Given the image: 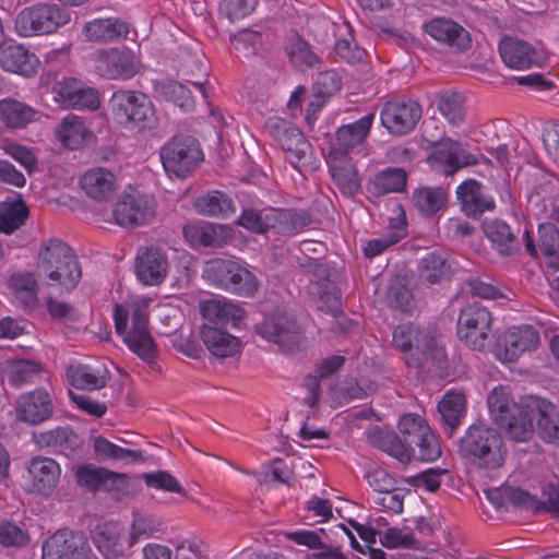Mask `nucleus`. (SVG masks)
Listing matches in <instances>:
<instances>
[{
	"label": "nucleus",
	"instance_id": "obj_1",
	"mask_svg": "<svg viewBox=\"0 0 559 559\" xmlns=\"http://www.w3.org/2000/svg\"><path fill=\"white\" fill-rule=\"evenodd\" d=\"M37 273L51 286L66 290L76 287L81 276V265L73 250L61 239L50 238L40 242L36 262Z\"/></svg>",
	"mask_w": 559,
	"mask_h": 559
},
{
	"label": "nucleus",
	"instance_id": "obj_2",
	"mask_svg": "<svg viewBox=\"0 0 559 559\" xmlns=\"http://www.w3.org/2000/svg\"><path fill=\"white\" fill-rule=\"evenodd\" d=\"M146 305L133 302L129 307L116 305L114 322L116 333L120 335L135 355L143 361L152 364L156 357V346L147 326Z\"/></svg>",
	"mask_w": 559,
	"mask_h": 559
},
{
	"label": "nucleus",
	"instance_id": "obj_3",
	"mask_svg": "<svg viewBox=\"0 0 559 559\" xmlns=\"http://www.w3.org/2000/svg\"><path fill=\"white\" fill-rule=\"evenodd\" d=\"M460 453L472 465L486 471L500 468L507 457L501 435L485 425L471 426L460 440Z\"/></svg>",
	"mask_w": 559,
	"mask_h": 559
},
{
	"label": "nucleus",
	"instance_id": "obj_4",
	"mask_svg": "<svg viewBox=\"0 0 559 559\" xmlns=\"http://www.w3.org/2000/svg\"><path fill=\"white\" fill-rule=\"evenodd\" d=\"M392 342L405 354L406 364L411 367L419 368L428 361L441 364L445 358L441 341L431 331L412 323L397 325Z\"/></svg>",
	"mask_w": 559,
	"mask_h": 559
},
{
	"label": "nucleus",
	"instance_id": "obj_5",
	"mask_svg": "<svg viewBox=\"0 0 559 559\" xmlns=\"http://www.w3.org/2000/svg\"><path fill=\"white\" fill-rule=\"evenodd\" d=\"M109 110L114 120L123 129L141 133L153 130L157 117L152 100L142 92L118 90L109 99Z\"/></svg>",
	"mask_w": 559,
	"mask_h": 559
},
{
	"label": "nucleus",
	"instance_id": "obj_6",
	"mask_svg": "<svg viewBox=\"0 0 559 559\" xmlns=\"http://www.w3.org/2000/svg\"><path fill=\"white\" fill-rule=\"evenodd\" d=\"M202 278L218 289L245 298L253 297L259 288L257 276L234 259L207 260L202 267Z\"/></svg>",
	"mask_w": 559,
	"mask_h": 559
},
{
	"label": "nucleus",
	"instance_id": "obj_7",
	"mask_svg": "<svg viewBox=\"0 0 559 559\" xmlns=\"http://www.w3.org/2000/svg\"><path fill=\"white\" fill-rule=\"evenodd\" d=\"M71 13L55 3H37L24 8L14 22V29L21 37L52 34L68 24Z\"/></svg>",
	"mask_w": 559,
	"mask_h": 559
},
{
	"label": "nucleus",
	"instance_id": "obj_8",
	"mask_svg": "<svg viewBox=\"0 0 559 559\" xmlns=\"http://www.w3.org/2000/svg\"><path fill=\"white\" fill-rule=\"evenodd\" d=\"M265 130L286 153L294 168L301 171L304 167L312 166V146L296 126L283 118L271 117L265 122Z\"/></svg>",
	"mask_w": 559,
	"mask_h": 559
},
{
	"label": "nucleus",
	"instance_id": "obj_9",
	"mask_svg": "<svg viewBox=\"0 0 559 559\" xmlns=\"http://www.w3.org/2000/svg\"><path fill=\"white\" fill-rule=\"evenodd\" d=\"M163 167L168 176L186 178L203 160L199 142L190 135H176L159 151Z\"/></svg>",
	"mask_w": 559,
	"mask_h": 559
},
{
	"label": "nucleus",
	"instance_id": "obj_10",
	"mask_svg": "<svg viewBox=\"0 0 559 559\" xmlns=\"http://www.w3.org/2000/svg\"><path fill=\"white\" fill-rule=\"evenodd\" d=\"M94 69L106 80L128 81L141 71L142 62L128 47L103 48L94 55Z\"/></svg>",
	"mask_w": 559,
	"mask_h": 559
},
{
	"label": "nucleus",
	"instance_id": "obj_11",
	"mask_svg": "<svg viewBox=\"0 0 559 559\" xmlns=\"http://www.w3.org/2000/svg\"><path fill=\"white\" fill-rule=\"evenodd\" d=\"M490 311L479 305L472 304L463 308L457 321V335L475 350H483L491 328Z\"/></svg>",
	"mask_w": 559,
	"mask_h": 559
},
{
	"label": "nucleus",
	"instance_id": "obj_12",
	"mask_svg": "<svg viewBox=\"0 0 559 559\" xmlns=\"http://www.w3.org/2000/svg\"><path fill=\"white\" fill-rule=\"evenodd\" d=\"M423 110L420 105L411 98L386 102L381 109L382 126L391 134L403 135L411 132L420 120Z\"/></svg>",
	"mask_w": 559,
	"mask_h": 559
},
{
	"label": "nucleus",
	"instance_id": "obj_13",
	"mask_svg": "<svg viewBox=\"0 0 559 559\" xmlns=\"http://www.w3.org/2000/svg\"><path fill=\"white\" fill-rule=\"evenodd\" d=\"M52 92L55 102L62 108L96 110L100 105L98 91L74 78L57 82Z\"/></svg>",
	"mask_w": 559,
	"mask_h": 559
},
{
	"label": "nucleus",
	"instance_id": "obj_14",
	"mask_svg": "<svg viewBox=\"0 0 559 559\" xmlns=\"http://www.w3.org/2000/svg\"><path fill=\"white\" fill-rule=\"evenodd\" d=\"M255 331L264 340L277 344L286 350H292L301 342V332L296 321L281 312L267 314Z\"/></svg>",
	"mask_w": 559,
	"mask_h": 559
},
{
	"label": "nucleus",
	"instance_id": "obj_15",
	"mask_svg": "<svg viewBox=\"0 0 559 559\" xmlns=\"http://www.w3.org/2000/svg\"><path fill=\"white\" fill-rule=\"evenodd\" d=\"M540 342L538 330L532 325L514 326L506 331L496 345L497 358L504 362H513L525 352L537 348Z\"/></svg>",
	"mask_w": 559,
	"mask_h": 559
},
{
	"label": "nucleus",
	"instance_id": "obj_16",
	"mask_svg": "<svg viewBox=\"0 0 559 559\" xmlns=\"http://www.w3.org/2000/svg\"><path fill=\"white\" fill-rule=\"evenodd\" d=\"M499 52L503 63L515 70L542 67L546 61V56L543 50L516 37H504L501 39L499 43Z\"/></svg>",
	"mask_w": 559,
	"mask_h": 559
},
{
	"label": "nucleus",
	"instance_id": "obj_17",
	"mask_svg": "<svg viewBox=\"0 0 559 559\" xmlns=\"http://www.w3.org/2000/svg\"><path fill=\"white\" fill-rule=\"evenodd\" d=\"M117 225L132 227L148 222L154 215L153 202L139 192L123 193L114 207Z\"/></svg>",
	"mask_w": 559,
	"mask_h": 559
},
{
	"label": "nucleus",
	"instance_id": "obj_18",
	"mask_svg": "<svg viewBox=\"0 0 559 559\" xmlns=\"http://www.w3.org/2000/svg\"><path fill=\"white\" fill-rule=\"evenodd\" d=\"M90 546L83 535L59 531L43 545L41 559H87Z\"/></svg>",
	"mask_w": 559,
	"mask_h": 559
},
{
	"label": "nucleus",
	"instance_id": "obj_19",
	"mask_svg": "<svg viewBox=\"0 0 559 559\" xmlns=\"http://www.w3.org/2000/svg\"><path fill=\"white\" fill-rule=\"evenodd\" d=\"M461 211L468 217L478 218L486 212L496 209L495 199L486 192L481 182L467 179L455 190Z\"/></svg>",
	"mask_w": 559,
	"mask_h": 559
},
{
	"label": "nucleus",
	"instance_id": "obj_20",
	"mask_svg": "<svg viewBox=\"0 0 559 559\" xmlns=\"http://www.w3.org/2000/svg\"><path fill=\"white\" fill-rule=\"evenodd\" d=\"M53 401L44 389H35L20 395L16 402V418L29 425H38L53 414Z\"/></svg>",
	"mask_w": 559,
	"mask_h": 559
},
{
	"label": "nucleus",
	"instance_id": "obj_21",
	"mask_svg": "<svg viewBox=\"0 0 559 559\" xmlns=\"http://www.w3.org/2000/svg\"><path fill=\"white\" fill-rule=\"evenodd\" d=\"M27 491L49 496L61 475L60 465L51 457L35 456L28 463Z\"/></svg>",
	"mask_w": 559,
	"mask_h": 559
},
{
	"label": "nucleus",
	"instance_id": "obj_22",
	"mask_svg": "<svg viewBox=\"0 0 559 559\" xmlns=\"http://www.w3.org/2000/svg\"><path fill=\"white\" fill-rule=\"evenodd\" d=\"M428 160L433 169L445 176H451L463 166L474 163L463 151L461 144L451 139H443L438 142Z\"/></svg>",
	"mask_w": 559,
	"mask_h": 559
},
{
	"label": "nucleus",
	"instance_id": "obj_23",
	"mask_svg": "<svg viewBox=\"0 0 559 559\" xmlns=\"http://www.w3.org/2000/svg\"><path fill=\"white\" fill-rule=\"evenodd\" d=\"M373 121L374 114L369 112L354 122L338 127L335 131L333 153L347 155L362 145L370 133Z\"/></svg>",
	"mask_w": 559,
	"mask_h": 559
},
{
	"label": "nucleus",
	"instance_id": "obj_24",
	"mask_svg": "<svg viewBox=\"0 0 559 559\" xmlns=\"http://www.w3.org/2000/svg\"><path fill=\"white\" fill-rule=\"evenodd\" d=\"M76 483L91 491H117L126 483V476L93 464L80 465L75 471Z\"/></svg>",
	"mask_w": 559,
	"mask_h": 559
},
{
	"label": "nucleus",
	"instance_id": "obj_25",
	"mask_svg": "<svg viewBox=\"0 0 559 559\" xmlns=\"http://www.w3.org/2000/svg\"><path fill=\"white\" fill-rule=\"evenodd\" d=\"M183 236L193 247L221 248L233 239V229L223 224H189L183 227Z\"/></svg>",
	"mask_w": 559,
	"mask_h": 559
},
{
	"label": "nucleus",
	"instance_id": "obj_26",
	"mask_svg": "<svg viewBox=\"0 0 559 559\" xmlns=\"http://www.w3.org/2000/svg\"><path fill=\"white\" fill-rule=\"evenodd\" d=\"M167 266V257L160 249L151 247L139 250L135 273L144 285L160 284L166 277Z\"/></svg>",
	"mask_w": 559,
	"mask_h": 559
},
{
	"label": "nucleus",
	"instance_id": "obj_27",
	"mask_svg": "<svg viewBox=\"0 0 559 559\" xmlns=\"http://www.w3.org/2000/svg\"><path fill=\"white\" fill-rule=\"evenodd\" d=\"M424 28L431 38L448 47L464 50L469 46L468 32L451 19H432L425 24Z\"/></svg>",
	"mask_w": 559,
	"mask_h": 559
},
{
	"label": "nucleus",
	"instance_id": "obj_28",
	"mask_svg": "<svg viewBox=\"0 0 559 559\" xmlns=\"http://www.w3.org/2000/svg\"><path fill=\"white\" fill-rule=\"evenodd\" d=\"M200 308L202 316L217 328H239L245 318V310L224 297L203 300Z\"/></svg>",
	"mask_w": 559,
	"mask_h": 559
},
{
	"label": "nucleus",
	"instance_id": "obj_29",
	"mask_svg": "<svg viewBox=\"0 0 559 559\" xmlns=\"http://www.w3.org/2000/svg\"><path fill=\"white\" fill-rule=\"evenodd\" d=\"M82 32L92 43H116L128 37L130 25L119 17H98L86 22Z\"/></svg>",
	"mask_w": 559,
	"mask_h": 559
},
{
	"label": "nucleus",
	"instance_id": "obj_30",
	"mask_svg": "<svg viewBox=\"0 0 559 559\" xmlns=\"http://www.w3.org/2000/svg\"><path fill=\"white\" fill-rule=\"evenodd\" d=\"M39 66L38 57L22 45L0 48V67L7 72L29 78L36 74Z\"/></svg>",
	"mask_w": 559,
	"mask_h": 559
},
{
	"label": "nucleus",
	"instance_id": "obj_31",
	"mask_svg": "<svg viewBox=\"0 0 559 559\" xmlns=\"http://www.w3.org/2000/svg\"><path fill=\"white\" fill-rule=\"evenodd\" d=\"M83 191L92 199L107 201L118 189L115 174L105 167L87 169L80 179Z\"/></svg>",
	"mask_w": 559,
	"mask_h": 559
},
{
	"label": "nucleus",
	"instance_id": "obj_32",
	"mask_svg": "<svg viewBox=\"0 0 559 559\" xmlns=\"http://www.w3.org/2000/svg\"><path fill=\"white\" fill-rule=\"evenodd\" d=\"M407 223L405 212L399 206L395 215L389 218L386 230L379 237L370 239L364 247L367 258H374L383 253L390 247L400 242L406 236Z\"/></svg>",
	"mask_w": 559,
	"mask_h": 559
},
{
	"label": "nucleus",
	"instance_id": "obj_33",
	"mask_svg": "<svg viewBox=\"0 0 559 559\" xmlns=\"http://www.w3.org/2000/svg\"><path fill=\"white\" fill-rule=\"evenodd\" d=\"M483 231L491 248L502 257H511L520 249L515 233L510 225L499 218L486 219Z\"/></svg>",
	"mask_w": 559,
	"mask_h": 559
},
{
	"label": "nucleus",
	"instance_id": "obj_34",
	"mask_svg": "<svg viewBox=\"0 0 559 559\" xmlns=\"http://www.w3.org/2000/svg\"><path fill=\"white\" fill-rule=\"evenodd\" d=\"M56 136L64 147L78 150L91 143L94 133L82 117L69 114L56 128Z\"/></svg>",
	"mask_w": 559,
	"mask_h": 559
},
{
	"label": "nucleus",
	"instance_id": "obj_35",
	"mask_svg": "<svg viewBox=\"0 0 559 559\" xmlns=\"http://www.w3.org/2000/svg\"><path fill=\"white\" fill-rule=\"evenodd\" d=\"M530 409L532 413H536L538 436L549 443L559 441V412L557 407L546 399L531 397Z\"/></svg>",
	"mask_w": 559,
	"mask_h": 559
},
{
	"label": "nucleus",
	"instance_id": "obj_36",
	"mask_svg": "<svg viewBox=\"0 0 559 559\" xmlns=\"http://www.w3.org/2000/svg\"><path fill=\"white\" fill-rule=\"evenodd\" d=\"M534 419L536 420V413L531 412L528 401L523 405H513V413L501 420L498 426L506 431L510 439L522 442L532 437Z\"/></svg>",
	"mask_w": 559,
	"mask_h": 559
},
{
	"label": "nucleus",
	"instance_id": "obj_37",
	"mask_svg": "<svg viewBox=\"0 0 559 559\" xmlns=\"http://www.w3.org/2000/svg\"><path fill=\"white\" fill-rule=\"evenodd\" d=\"M311 223L305 211L271 207L270 230L281 236H292L302 231Z\"/></svg>",
	"mask_w": 559,
	"mask_h": 559
},
{
	"label": "nucleus",
	"instance_id": "obj_38",
	"mask_svg": "<svg viewBox=\"0 0 559 559\" xmlns=\"http://www.w3.org/2000/svg\"><path fill=\"white\" fill-rule=\"evenodd\" d=\"M368 442L396 459L401 463H408L412 459V449L407 440L403 442L393 431L373 427L367 433Z\"/></svg>",
	"mask_w": 559,
	"mask_h": 559
},
{
	"label": "nucleus",
	"instance_id": "obj_39",
	"mask_svg": "<svg viewBox=\"0 0 559 559\" xmlns=\"http://www.w3.org/2000/svg\"><path fill=\"white\" fill-rule=\"evenodd\" d=\"M201 334L205 347L218 358L233 357L240 350V340L217 326L204 325Z\"/></svg>",
	"mask_w": 559,
	"mask_h": 559
},
{
	"label": "nucleus",
	"instance_id": "obj_40",
	"mask_svg": "<svg viewBox=\"0 0 559 559\" xmlns=\"http://www.w3.org/2000/svg\"><path fill=\"white\" fill-rule=\"evenodd\" d=\"M67 379L76 389L93 391L106 385L108 371L100 366L75 364L67 368Z\"/></svg>",
	"mask_w": 559,
	"mask_h": 559
},
{
	"label": "nucleus",
	"instance_id": "obj_41",
	"mask_svg": "<svg viewBox=\"0 0 559 559\" xmlns=\"http://www.w3.org/2000/svg\"><path fill=\"white\" fill-rule=\"evenodd\" d=\"M38 118L39 112L25 103L12 98L0 100V121L8 128L21 129Z\"/></svg>",
	"mask_w": 559,
	"mask_h": 559
},
{
	"label": "nucleus",
	"instance_id": "obj_42",
	"mask_svg": "<svg viewBox=\"0 0 559 559\" xmlns=\"http://www.w3.org/2000/svg\"><path fill=\"white\" fill-rule=\"evenodd\" d=\"M453 271V262L442 252H429L419 262L420 277L431 284L450 280Z\"/></svg>",
	"mask_w": 559,
	"mask_h": 559
},
{
	"label": "nucleus",
	"instance_id": "obj_43",
	"mask_svg": "<svg viewBox=\"0 0 559 559\" xmlns=\"http://www.w3.org/2000/svg\"><path fill=\"white\" fill-rule=\"evenodd\" d=\"M407 174L403 168L389 167L377 173L368 183V191L374 195L402 192L406 187Z\"/></svg>",
	"mask_w": 559,
	"mask_h": 559
},
{
	"label": "nucleus",
	"instance_id": "obj_44",
	"mask_svg": "<svg viewBox=\"0 0 559 559\" xmlns=\"http://www.w3.org/2000/svg\"><path fill=\"white\" fill-rule=\"evenodd\" d=\"M195 211L205 216L228 217L236 209L233 200L224 192L213 190L199 195L193 202Z\"/></svg>",
	"mask_w": 559,
	"mask_h": 559
},
{
	"label": "nucleus",
	"instance_id": "obj_45",
	"mask_svg": "<svg viewBox=\"0 0 559 559\" xmlns=\"http://www.w3.org/2000/svg\"><path fill=\"white\" fill-rule=\"evenodd\" d=\"M93 542L106 558L115 559L124 554V546L120 540V532L115 524L104 523L98 525L93 533Z\"/></svg>",
	"mask_w": 559,
	"mask_h": 559
},
{
	"label": "nucleus",
	"instance_id": "obj_46",
	"mask_svg": "<svg viewBox=\"0 0 559 559\" xmlns=\"http://www.w3.org/2000/svg\"><path fill=\"white\" fill-rule=\"evenodd\" d=\"M442 423L448 427L449 437L461 425L465 413V396L457 392H448L438 404Z\"/></svg>",
	"mask_w": 559,
	"mask_h": 559
},
{
	"label": "nucleus",
	"instance_id": "obj_47",
	"mask_svg": "<svg viewBox=\"0 0 559 559\" xmlns=\"http://www.w3.org/2000/svg\"><path fill=\"white\" fill-rule=\"evenodd\" d=\"M412 201L416 210L423 216L437 214L447 202V193L442 188L423 187L412 194Z\"/></svg>",
	"mask_w": 559,
	"mask_h": 559
},
{
	"label": "nucleus",
	"instance_id": "obj_48",
	"mask_svg": "<svg viewBox=\"0 0 559 559\" xmlns=\"http://www.w3.org/2000/svg\"><path fill=\"white\" fill-rule=\"evenodd\" d=\"M9 284L14 298L23 308H34L37 305V283L33 273H15L11 275Z\"/></svg>",
	"mask_w": 559,
	"mask_h": 559
},
{
	"label": "nucleus",
	"instance_id": "obj_49",
	"mask_svg": "<svg viewBox=\"0 0 559 559\" xmlns=\"http://www.w3.org/2000/svg\"><path fill=\"white\" fill-rule=\"evenodd\" d=\"M154 91L167 102L174 103L185 111L194 108L191 92L181 83L173 80H163L154 84Z\"/></svg>",
	"mask_w": 559,
	"mask_h": 559
},
{
	"label": "nucleus",
	"instance_id": "obj_50",
	"mask_svg": "<svg viewBox=\"0 0 559 559\" xmlns=\"http://www.w3.org/2000/svg\"><path fill=\"white\" fill-rule=\"evenodd\" d=\"M28 217V209L24 201L0 202V233L10 235L24 225Z\"/></svg>",
	"mask_w": 559,
	"mask_h": 559
},
{
	"label": "nucleus",
	"instance_id": "obj_51",
	"mask_svg": "<svg viewBox=\"0 0 559 559\" xmlns=\"http://www.w3.org/2000/svg\"><path fill=\"white\" fill-rule=\"evenodd\" d=\"M43 368L40 364L33 360H14L11 361L7 370L8 382L14 386H22L33 383L41 374Z\"/></svg>",
	"mask_w": 559,
	"mask_h": 559
},
{
	"label": "nucleus",
	"instance_id": "obj_52",
	"mask_svg": "<svg viewBox=\"0 0 559 559\" xmlns=\"http://www.w3.org/2000/svg\"><path fill=\"white\" fill-rule=\"evenodd\" d=\"M539 250L552 267L559 265V229L552 223L538 226Z\"/></svg>",
	"mask_w": 559,
	"mask_h": 559
},
{
	"label": "nucleus",
	"instance_id": "obj_53",
	"mask_svg": "<svg viewBox=\"0 0 559 559\" xmlns=\"http://www.w3.org/2000/svg\"><path fill=\"white\" fill-rule=\"evenodd\" d=\"M488 409L491 419L498 425L513 413V405L510 391L507 386L499 385L492 389L487 397Z\"/></svg>",
	"mask_w": 559,
	"mask_h": 559
},
{
	"label": "nucleus",
	"instance_id": "obj_54",
	"mask_svg": "<svg viewBox=\"0 0 559 559\" xmlns=\"http://www.w3.org/2000/svg\"><path fill=\"white\" fill-rule=\"evenodd\" d=\"M344 361L345 358L343 356L334 355L324 358L317 366L316 376L308 384L309 396L307 397V402L310 406H313L317 403L320 395V383L318 379L329 378L343 366Z\"/></svg>",
	"mask_w": 559,
	"mask_h": 559
},
{
	"label": "nucleus",
	"instance_id": "obj_55",
	"mask_svg": "<svg viewBox=\"0 0 559 559\" xmlns=\"http://www.w3.org/2000/svg\"><path fill=\"white\" fill-rule=\"evenodd\" d=\"M331 174L344 195L352 197L358 191L360 183L356 167L353 164L332 165Z\"/></svg>",
	"mask_w": 559,
	"mask_h": 559
},
{
	"label": "nucleus",
	"instance_id": "obj_56",
	"mask_svg": "<svg viewBox=\"0 0 559 559\" xmlns=\"http://www.w3.org/2000/svg\"><path fill=\"white\" fill-rule=\"evenodd\" d=\"M464 97L460 93H445L438 103L440 114L453 126H460L465 116Z\"/></svg>",
	"mask_w": 559,
	"mask_h": 559
},
{
	"label": "nucleus",
	"instance_id": "obj_57",
	"mask_svg": "<svg viewBox=\"0 0 559 559\" xmlns=\"http://www.w3.org/2000/svg\"><path fill=\"white\" fill-rule=\"evenodd\" d=\"M271 207L257 210L252 207L243 209L237 218V224L252 233L265 234L270 230L269 218Z\"/></svg>",
	"mask_w": 559,
	"mask_h": 559
},
{
	"label": "nucleus",
	"instance_id": "obj_58",
	"mask_svg": "<svg viewBox=\"0 0 559 559\" xmlns=\"http://www.w3.org/2000/svg\"><path fill=\"white\" fill-rule=\"evenodd\" d=\"M162 531L160 521L152 515H135L130 531L129 546H133L144 538H150Z\"/></svg>",
	"mask_w": 559,
	"mask_h": 559
},
{
	"label": "nucleus",
	"instance_id": "obj_59",
	"mask_svg": "<svg viewBox=\"0 0 559 559\" xmlns=\"http://www.w3.org/2000/svg\"><path fill=\"white\" fill-rule=\"evenodd\" d=\"M40 440L47 447L59 450L73 449L78 445V436L69 427H58L40 435Z\"/></svg>",
	"mask_w": 559,
	"mask_h": 559
},
{
	"label": "nucleus",
	"instance_id": "obj_60",
	"mask_svg": "<svg viewBox=\"0 0 559 559\" xmlns=\"http://www.w3.org/2000/svg\"><path fill=\"white\" fill-rule=\"evenodd\" d=\"M93 449L96 455L103 460L122 461L136 456L135 451L119 447L104 437H96L94 439Z\"/></svg>",
	"mask_w": 559,
	"mask_h": 559
},
{
	"label": "nucleus",
	"instance_id": "obj_61",
	"mask_svg": "<svg viewBox=\"0 0 559 559\" xmlns=\"http://www.w3.org/2000/svg\"><path fill=\"white\" fill-rule=\"evenodd\" d=\"M409 448L415 444L419 448V455L424 461H435L441 455V448L430 428L424 429L420 436L416 439L407 440Z\"/></svg>",
	"mask_w": 559,
	"mask_h": 559
},
{
	"label": "nucleus",
	"instance_id": "obj_62",
	"mask_svg": "<svg viewBox=\"0 0 559 559\" xmlns=\"http://www.w3.org/2000/svg\"><path fill=\"white\" fill-rule=\"evenodd\" d=\"M381 544L389 548H418V543L409 530L389 528L380 537Z\"/></svg>",
	"mask_w": 559,
	"mask_h": 559
},
{
	"label": "nucleus",
	"instance_id": "obj_63",
	"mask_svg": "<svg viewBox=\"0 0 559 559\" xmlns=\"http://www.w3.org/2000/svg\"><path fill=\"white\" fill-rule=\"evenodd\" d=\"M386 300L392 308L408 312L413 308L411 290L400 282H393L388 288Z\"/></svg>",
	"mask_w": 559,
	"mask_h": 559
},
{
	"label": "nucleus",
	"instance_id": "obj_64",
	"mask_svg": "<svg viewBox=\"0 0 559 559\" xmlns=\"http://www.w3.org/2000/svg\"><path fill=\"white\" fill-rule=\"evenodd\" d=\"M255 5L257 0H222L219 10L229 21H236L251 14Z\"/></svg>",
	"mask_w": 559,
	"mask_h": 559
}]
</instances>
